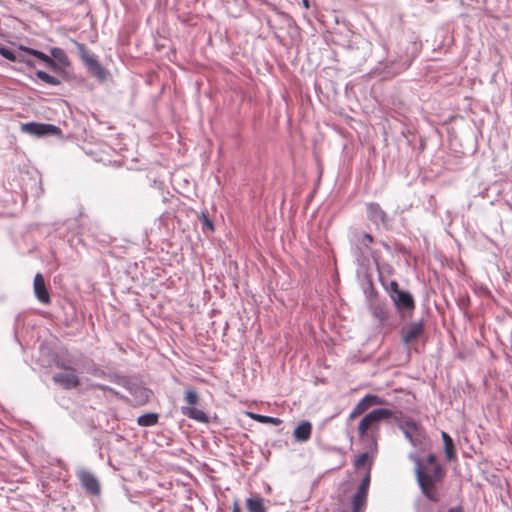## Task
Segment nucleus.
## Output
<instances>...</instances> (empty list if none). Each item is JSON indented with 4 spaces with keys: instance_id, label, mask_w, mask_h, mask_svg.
I'll return each mask as SVG.
<instances>
[{
    "instance_id": "obj_1",
    "label": "nucleus",
    "mask_w": 512,
    "mask_h": 512,
    "mask_svg": "<svg viewBox=\"0 0 512 512\" xmlns=\"http://www.w3.org/2000/svg\"><path fill=\"white\" fill-rule=\"evenodd\" d=\"M414 461L416 463V476L417 482L422 490V493L431 501L437 502L438 495L434 491L435 482L439 480L441 477L442 470L439 466L435 467L434 474L429 475L423 472V469L420 465V459L418 456L414 457Z\"/></svg>"
},
{
    "instance_id": "obj_2",
    "label": "nucleus",
    "mask_w": 512,
    "mask_h": 512,
    "mask_svg": "<svg viewBox=\"0 0 512 512\" xmlns=\"http://www.w3.org/2000/svg\"><path fill=\"white\" fill-rule=\"evenodd\" d=\"M398 427L413 447L422 449L427 445L429 439L425 429L413 419L402 420Z\"/></svg>"
},
{
    "instance_id": "obj_3",
    "label": "nucleus",
    "mask_w": 512,
    "mask_h": 512,
    "mask_svg": "<svg viewBox=\"0 0 512 512\" xmlns=\"http://www.w3.org/2000/svg\"><path fill=\"white\" fill-rule=\"evenodd\" d=\"M374 242L371 234L357 232L351 239V253L359 265H363L368 259V255L375 257V253L370 251V246Z\"/></svg>"
},
{
    "instance_id": "obj_4",
    "label": "nucleus",
    "mask_w": 512,
    "mask_h": 512,
    "mask_svg": "<svg viewBox=\"0 0 512 512\" xmlns=\"http://www.w3.org/2000/svg\"><path fill=\"white\" fill-rule=\"evenodd\" d=\"M393 412L386 408H377L366 414L358 425V434L361 438L368 435L369 431L378 430L380 422L390 419Z\"/></svg>"
},
{
    "instance_id": "obj_5",
    "label": "nucleus",
    "mask_w": 512,
    "mask_h": 512,
    "mask_svg": "<svg viewBox=\"0 0 512 512\" xmlns=\"http://www.w3.org/2000/svg\"><path fill=\"white\" fill-rule=\"evenodd\" d=\"M184 400L187 404L181 407V413L184 416L204 424L209 422V416L203 410L196 408L199 403V395L196 391L187 390Z\"/></svg>"
},
{
    "instance_id": "obj_6",
    "label": "nucleus",
    "mask_w": 512,
    "mask_h": 512,
    "mask_svg": "<svg viewBox=\"0 0 512 512\" xmlns=\"http://www.w3.org/2000/svg\"><path fill=\"white\" fill-rule=\"evenodd\" d=\"M77 49L80 57L85 64L88 72L97 78L99 81H104L107 78L106 69L100 64L95 54L89 52L84 44L77 43Z\"/></svg>"
},
{
    "instance_id": "obj_7",
    "label": "nucleus",
    "mask_w": 512,
    "mask_h": 512,
    "mask_svg": "<svg viewBox=\"0 0 512 512\" xmlns=\"http://www.w3.org/2000/svg\"><path fill=\"white\" fill-rule=\"evenodd\" d=\"M371 468H372V463L370 462V463H368L365 476L361 480V483H360L357 491L353 495L352 512H364L365 511L368 490H369V486H370V479H371Z\"/></svg>"
},
{
    "instance_id": "obj_8",
    "label": "nucleus",
    "mask_w": 512,
    "mask_h": 512,
    "mask_svg": "<svg viewBox=\"0 0 512 512\" xmlns=\"http://www.w3.org/2000/svg\"><path fill=\"white\" fill-rule=\"evenodd\" d=\"M367 299L369 311L372 317L378 321L380 326H384L389 317L388 308L386 304L378 301L377 291L374 289L373 286L370 287Z\"/></svg>"
},
{
    "instance_id": "obj_9",
    "label": "nucleus",
    "mask_w": 512,
    "mask_h": 512,
    "mask_svg": "<svg viewBox=\"0 0 512 512\" xmlns=\"http://www.w3.org/2000/svg\"><path fill=\"white\" fill-rule=\"evenodd\" d=\"M76 476L85 490V492L91 496H98L101 492V486L98 478L88 469L79 468L76 471Z\"/></svg>"
},
{
    "instance_id": "obj_10",
    "label": "nucleus",
    "mask_w": 512,
    "mask_h": 512,
    "mask_svg": "<svg viewBox=\"0 0 512 512\" xmlns=\"http://www.w3.org/2000/svg\"><path fill=\"white\" fill-rule=\"evenodd\" d=\"M21 131L35 137L59 135L61 133V129L59 127L53 124L39 122L23 123L21 125Z\"/></svg>"
},
{
    "instance_id": "obj_11",
    "label": "nucleus",
    "mask_w": 512,
    "mask_h": 512,
    "mask_svg": "<svg viewBox=\"0 0 512 512\" xmlns=\"http://www.w3.org/2000/svg\"><path fill=\"white\" fill-rule=\"evenodd\" d=\"M412 59H394L386 63H379V74L382 75L384 79L392 78L402 71L406 70L411 65Z\"/></svg>"
},
{
    "instance_id": "obj_12",
    "label": "nucleus",
    "mask_w": 512,
    "mask_h": 512,
    "mask_svg": "<svg viewBox=\"0 0 512 512\" xmlns=\"http://www.w3.org/2000/svg\"><path fill=\"white\" fill-rule=\"evenodd\" d=\"M52 380L62 388L70 390L80 385V378L77 369L55 373Z\"/></svg>"
},
{
    "instance_id": "obj_13",
    "label": "nucleus",
    "mask_w": 512,
    "mask_h": 512,
    "mask_svg": "<svg viewBox=\"0 0 512 512\" xmlns=\"http://www.w3.org/2000/svg\"><path fill=\"white\" fill-rule=\"evenodd\" d=\"M424 333L423 320L406 324L401 329V338L404 345H408Z\"/></svg>"
},
{
    "instance_id": "obj_14",
    "label": "nucleus",
    "mask_w": 512,
    "mask_h": 512,
    "mask_svg": "<svg viewBox=\"0 0 512 512\" xmlns=\"http://www.w3.org/2000/svg\"><path fill=\"white\" fill-rule=\"evenodd\" d=\"M385 403H386L385 399H383L377 395L367 394L353 408V410L351 411V413L349 415V418L353 419V418L359 416L360 414H362L365 410H367L371 406L384 405Z\"/></svg>"
},
{
    "instance_id": "obj_15",
    "label": "nucleus",
    "mask_w": 512,
    "mask_h": 512,
    "mask_svg": "<svg viewBox=\"0 0 512 512\" xmlns=\"http://www.w3.org/2000/svg\"><path fill=\"white\" fill-rule=\"evenodd\" d=\"M367 218L375 225L386 226L389 223V217L382 207L376 202L366 204Z\"/></svg>"
},
{
    "instance_id": "obj_16",
    "label": "nucleus",
    "mask_w": 512,
    "mask_h": 512,
    "mask_svg": "<svg viewBox=\"0 0 512 512\" xmlns=\"http://www.w3.org/2000/svg\"><path fill=\"white\" fill-rule=\"evenodd\" d=\"M391 300L399 312L404 310L411 312L415 308L414 298L408 291L401 290L397 294H392Z\"/></svg>"
},
{
    "instance_id": "obj_17",
    "label": "nucleus",
    "mask_w": 512,
    "mask_h": 512,
    "mask_svg": "<svg viewBox=\"0 0 512 512\" xmlns=\"http://www.w3.org/2000/svg\"><path fill=\"white\" fill-rule=\"evenodd\" d=\"M34 293L39 302L48 304L50 302V296L46 288L44 277L41 273H37L34 277L33 283Z\"/></svg>"
},
{
    "instance_id": "obj_18",
    "label": "nucleus",
    "mask_w": 512,
    "mask_h": 512,
    "mask_svg": "<svg viewBox=\"0 0 512 512\" xmlns=\"http://www.w3.org/2000/svg\"><path fill=\"white\" fill-rule=\"evenodd\" d=\"M33 52H40V51L20 45L17 48V57H16L15 62L23 63L26 66H28L29 68H33L35 66V62L33 60V58H35V54Z\"/></svg>"
},
{
    "instance_id": "obj_19",
    "label": "nucleus",
    "mask_w": 512,
    "mask_h": 512,
    "mask_svg": "<svg viewBox=\"0 0 512 512\" xmlns=\"http://www.w3.org/2000/svg\"><path fill=\"white\" fill-rule=\"evenodd\" d=\"M312 433V424L309 421H302L293 431V438L297 442H306L310 439Z\"/></svg>"
},
{
    "instance_id": "obj_20",
    "label": "nucleus",
    "mask_w": 512,
    "mask_h": 512,
    "mask_svg": "<svg viewBox=\"0 0 512 512\" xmlns=\"http://www.w3.org/2000/svg\"><path fill=\"white\" fill-rule=\"evenodd\" d=\"M248 512H266L263 499L259 496L250 497L246 500Z\"/></svg>"
},
{
    "instance_id": "obj_21",
    "label": "nucleus",
    "mask_w": 512,
    "mask_h": 512,
    "mask_svg": "<svg viewBox=\"0 0 512 512\" xmlns=\"http://www.w3.org/2000/svg\"><path fill=\"white\" fill-rule=\"evenodd\" d=\"M51 58L59 63L62 67H68L70 65V61L66 53L63 49L54 47L50 50Z\"/></svg>"
},
{
    "instance_id": "obj_22",
    "label": "nucleus",
    "mask_w": 512,
    "mask_h": 512,
    "mask_svg": "<svg viewBox=\"0 0 512 512\" xmlns=\"http://www.w3.org/2000/svg\"><path fill=\"white\" fill-rule=\"evenodd\" d=\"M441 438L444 444V451L447 460H452L454 458L455 452H454V443L452 438L448 435L446 432L441 433Z\"/></svg>"
},
{
    "instance_id": "obj_23",
    "label": "nucleus",
    "mask_w": 512,
    "mask_h": 512,
    "mask_svg": "<svg viewBox=\"0 0 512 512\" xmlns=\"http://www.w3.org/2000/svg\"><path fill=\"white\" fill-rule=\"evenodd\" d=\"M35 54V58L41 61L46 67L53 71H58L60 69L59 63H57L55 60H53L50 56L47 54L41 52H33Z\"/></svg>"
},
{
    "instance_id": "obj_24",
    "label": "nucleus",
    "mask_w": 512,
    "mask_h": 512,
    "mask_svg": "<svg viewBox=\"0 0 512 512\" xmlns=\"http://www.w3.org/2000/svg\"><path fill=\"white\" fill-rule=\"evenodd\" d=\"M159 415L157 413H145L138 417L137 423L142 427H150L157 424Z\"/></svg>"
},
{
    "instance_id": "obj_25",
    "label": "nucleus",
    "mask_w": 512,
    "mask_h": 512,
    "mask_svg": "<svg viewBox=\"0 0 512 512\" xmlns=\"http://www.w3.org/2000/svg\"><path fill=\"white\" fill-rule=\"evenodd\" d=\"M36 76L38 79H40L41 81L50 86H58L61 84V80L59 78L52 76L49 73L42 70H37Z\"/></svg>"
},
{
    "instance_id": "obj_26",
    "label": "nucleus",
    "mask_w": 512,
    "mask_h": 512,
    "mask_svg": "<svg viewBox=\"0 0 512 512\" xmlns=\"http://www.w3.org/2000/svg\"><path fill=\"white\" fill-rule=\"evenodd\" d=\"M253 420H256L260 423L264 424H273V425H280L282 423V420L277 417H271L261 414H255V413H249L248 414Z\"/></svg>"
},
{
    "instance_id": "obj_27",
    "label": "nucleus",
    "mask_w": 512,
    "mask_h": 512,
    "mask_svg": "<svg viewBox=\"0 0 512 512\" xmlns=\"http://www.w3.org/2000/svg\"><path fill=\"white\" fill-rule=\"evenodd\" d=\"M75 366H77V362L73 359L60 358L56 361V367L61 369L62 371H68V369H76Z\"/></svg>"
},
{
    "instance_id": "obj_28",
    "label": "nucleus",
    "mask_w": 512,
    "mask_h": 512,
    "mask_svg": "<svg viewBox=\"0 0 512 512\" xmlns=\"http://www.w3.org/2000/svg\"><path fill=\"white\" fill-rule=\"evenodd\" d=\"M0 55L9 61L15 62L17 50L13 51L5 46H0Z\"/></svg>"
},
{
    "instance_id": "obj_29",
    "label": "nucleus",
    "mask_w": 512,
    "mask_h": 512,
    "mask_svg": "<svg viewBox=\"0 0 512 512\" xmlns=\"http://www.w3.org/2000/svg\"><path fill=\"white\" fill-rule=\"evenodd\" d=\"M369 454L367 452L359 454L354 460V467L359 469L362 466H365L368 462Z\"/></svg>"
},
{
    "instance_id": "obj_30",
    "label": "nucleus",
    "mask_w": 512,
    "mask_h": 512,
    "mask_svg": "<svg viewBox=\"0 0 512 512\" xmlns=\"http://www.w3.org/2000/svg\"><path fill=\"white\" fill-rule=\"evenodd\" d=\"M86 372L92 374L95 377H102L105 375V372L100 368L96 367L95 364L92 362L87 366Z\"/></svg>"
},
{
    "instance_id": "obj_31",
    "label": "nucleus",
    "mask_w": 512,
    "mask_h": 512,
    "mask_svg": "<svg viewBox=\"0 0 512 512\" xmlns=\"http://www.w3.org/2000/svg\"><path fill=\"white\" fill-rule=\"evenodd\" d=\"M401 290L399 289V285L398 283L395 281V280H392L389 284V295L391 296L392 294H397V292H400Z\"/></svg>"
},
{
    "instance_id": "obj_32",
    "label": "nucleus",
    "mask_w": 512,
    "mask_h": 512,
    "mask_svg": "<svg viewBox=\"0 0 512 512\" xmlns=\"http://www.w3.org/2000/svg\"><path fill=\"white\" fill-rule=\"evenodd\" d=\"M203 224L207 226L210 230L214 229L212 221L205 214H203Z\"/></svg>"
},
{
    "instance_id": "obj_33",
    "label": "nucleus",
    "mask_w": 512,
    "mask_h": 512,
    "mask_svg": "<svg viewBox=\"0 0 512 512\" xmlns=\"http://www.w3.org/2000/svg\"><path fill=\"white\" fill-rule=\"evenodd\" d=\"M427 461H428V463H430V464H434V463L436 462V456H435L434 454H430V455H428V457H427Z\"/></svg>"
},
{
    "instance_id": "obj_34",
    "label": "nucleus",
    "mask_w": 512,
    "mask_h": 512,
    "mask_svg": "<svg viewBox=\"0 0 512 512\" xmlns=\"http://www.w3.org/2000/svg\"><path fill=\"white\" fill-rule=\"evenodd\" d=\"M381 245L383 246V248L388 251V252H391V247L389 246V244H387L386 242L382 241L381 242Z\"/></svg>"
},
{
    "instance_id": "obj_35",
    "label": "nucleus",
    "mask_w": 512,
    "mask_h": 512,
    "mask_svg": "<svg viewBox=\"0 0 512 512\" xmlns=\"http://www.w3.org/2000/svg\"><path fill=\"white\" fill-rule=\"evenodd\" d=\"M447 512H462V508L461 507H452V508L448 509Z\"/></svg>"
},
{
    "instance_id": "obj_36",
    "label": "nucleus",
    "mask_w": 512,
    "mask_h": 512,
    "mask_svg": "<svg viewBox=\"0 0 512 512\" xmlns=\"http://www.w3.org/2000/svg\"><path fill=\"white\" fill-rule=\"evenodd\" d=\"M232 512H241L238 503H236V502L234 503Z\"/></svg>"
},
{
    "instance_id": "obj_37",
    "label": "nucleus",
    "mask_w": 512,
    "mask_h": 512,
    "mask_svg": "<svg viewBox=\"0 0 512 512\" xmlns=\"http://www.w3.org/2000/svg\"><path fill=\"white\" fill-rule=\"evenodd\" d=\"M413 48H414V50L418 51V49H419V44H418V43H416V42H414V43H413Z\"/></svg>"
},
{
    "instance_id": "obj_38",
    "label": "nucleus",
    "mask_w": 512,
    "mask_h": 512,
    "mask_svg": "<svg viewBox=\"0 0 512 512\" xmlns=\"http://www.w3.org/2000/svg\"><path fill=\"white\" fill-rule=\"evenodd\" d=\"M302 2H303V5H304L306 8H308V7H309L308 0H302Z\"/></svg>"
},
{
    "instance_id": "obj_39",
    "label": "nucleus",
    "mask_w": 512,
    "mask_h": 512,
    "mask_svg": "<svg viewBox=\"0 0 512 512\" xmlns=\"http://www.w3.org/2000/svg\"><path fill=\"white\" fill-rule=\"evenodd\" d=\"M372 442H373L374 447H376L377 446V442H376V440L373 437H372Z\"/></svg>"
},
{
    "instance_id": "obj_40",
    "label": "nucleus",
    "mask_w": 512,
    "mask_h": 512,
    "mask_svg": "<svg viewBox=\"0 0 512 512\" xmlns=\"http://www.w3.org/2000/svg\"><path fill=\"white\" fill-rule=\"evenodd\" d=\"M99 241L105 243V242H107V239L103 238V239H99Z\"/></svg>"
}]
</instances>
